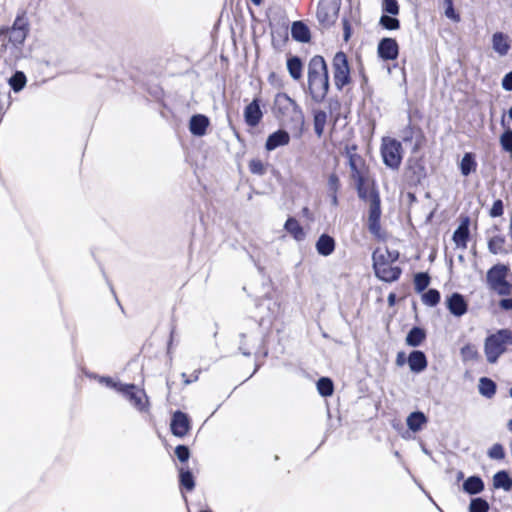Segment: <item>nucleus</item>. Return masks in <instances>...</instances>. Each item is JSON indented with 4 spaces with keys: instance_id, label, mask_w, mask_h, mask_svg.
Instances as JSON below:
<instances>
[{
    "instance_id": "1",
    "label": "nucleus",
    "mask_w": 512,
    "mask_h": 512,
    "mask_svg": "<svg viewBox=\"0 0 512 512\" xmlns=\"http://www.w3.org/2000/svg\"><path fill=\"white\" fill-rule=\"evenodd\" d=\"M308 90L316 103L322 102L329 91L328 69L322 56L316 55L309 62Z\"/></svg>"
},
{
    "instance_id": "2",
    "label": "nucleus",
    "mask_w": 512,
    "mask_h": 512,
    "mask_svg": "<svg viewBox=\"0 0 512 512\" xmlns=\"http://www.w3.org/2000/svg\"><path fill=\"white\" fill-rule=\"evenodd\" d=\"M372 258L373 268L379 279L392 282L399 278L401 269L394 265L399 258L398 251L378 248L373 252Z\"/></svg>"
},
{
    "instance_id": "3",
    "label": "nucleus",
    "mask_w": 512,
    "mask_h": 512,
    "mask_svg": "<svg viewBox=\"0 0 512 512\" xmlns=\"http://www.w3.org/2000/svg\"><path fill=\"white\" fill-rule=\"evenodd\" d=\"M273 113L276 118L285 123L302 124L304 122V114L301 107L295 100L283 92L275 95Z\"/></svg>"
},
{
    "instance_id": "4",
    "label": "nucleus",
    "mask_w": 512,
    "mask_h": 512,
    "mask_svg": "<svg viewBox=\"0 0 512 512\" xmlns=\"http://www.w3.org/2000/svg\"><path fill=\"white\" fill-rule=\"evenodd\" d=\"M507 345H512V331L500 329L489 335L484 342V352L489 363L494 364L505 353Z\"/></svg>"
},
{
    "instance_id": "5",
    "label": "nucleus",
    "mask_w": 512,
    "mask_h": 512,
    "mask_svg": "<svg viewBox=\"0 0 512 512\" xmlns=\"http://www.w3.org/2000/svg\"><path fill=\"white\" fill-rule=\"evenodd\" d=\"M508 267L503 264H497L491 267L487 272V284L489 288L502 296H509L512 293V284L506 278Z\"/></svg>"
},
{
    "instance_id": "6",
    "label": "nucleus",
    "mask_w": 512,
    "mask_h": 512,
    "mask_svg": "<svg viewBox=\"0 0 512 512\" xmlns=\"http://www.w3.org/2000/svg\"><path fill=\"white\" fill-rule=\"evenodd\" d=\"M381 155L383 162L387 167L397 170L400 167L403 158L401 143L390 137L383 138Z\"/></svg>"
},
{
    "instance_id": "7",
    "label": "nucleus",
    "mask_w": 512,
    "mask_h": 512,
    "mask_svg": "<svg viewBox=\"0 0 512 512\" xmlns=\"http://www.w3.org/2000/svg\"><path fill=\"white\" fill-rule=\"evenodd\" d=\"M333 80L338 90L350 83V68L345 53L337 52L332 61Z\"/></svg>"
},
{
    "instance_id": "8",
    "label": "nucleus",
    "mask_w": 512,
    "mask_h": 512,
    "mask_svg": "<svg viewBox=\"0 0 512 512\" xmlns=\"http://www.w3.org/2000/svg\"><path fill=\"white\" fill-rule=\"evenodd\" d=\"M119 393L139 412L148 411L149 401L145 391L134 384H123Z\"/></svg>"
},
{
    "instance_id": "9",
    "label": "nucleus",
    "mask_w": 512,
    "mask_h": 512,
    "mask_svg": "<svg viewBox=\"0 0 512 512\" xmlns=\"http://www.w3.org/2000/svg\"><path fill=\"white\" fill-rule=\"evenodd\" d=\"M341 0H320L317 9V18L324 27H329L335 23Z\"/></svg>"
},
{
    "instance_id": "10",
    "label": "nucleus",
    "mask_w": 512,
    "mask_h": 512,
    "mask_svg": "<svg viewBox=\"0 0 512 512\" xmlns=\"http://www.w3.org/2000/svg\"><path fill=\"white\" fill-rule=\"evenodd\" d=\"M379 193L372 189L369 194V215H368V229L369 231L378 236L380 233V217H381V205H380Z\"/></svg>"
},
{
    "instance_id": "11",
    "label": "nucleus",
    "mask_w": 512,
    "mask_h": 512,
    "mask_svg": "<svg viewBox=\"0 0 512 512\" xmlns=\"http://www.w3.org/2000/svg\"><path fill=\"white\" fill-rule=\"evenodd\" d=\"M28 22L25 17L18 16L8 32L9 42L15 47L22 45L28 34Z\"/></svg>"
},
{
    "instance_id": "12",
    "label": "nucleus",
    "mask_w": 512,
    "mask_h": 512,
    "mask_svg": "<svg viewBox=\"0 0 512 512\" xmlns=\"http://www.w3.org/2000/svg\"><path fill=\"white\" fill-rule=\"evenodd\" d=\"M356 147L346 148V154L349 160V167L351 170V178L354 181L365 179V163L363 158L356 152Z\"/></svg>"
},
{
    "instance_id": "13",
    "label": "nucleus",
    "mask_w": 512,
    "mask_h": 512,
    "mask_svg": "<svg viewBox=\"0 0 512 512\" xmlns=\"http://www.w3.org/2000/svg\"><path fill=\"white\" fill-rule=\"evenodd\" d=\"M171 432L176 437H184L190 430V419L187 414L176 411L171 420Z\"/></svg>"
},
{
    "instance_id": "14",
    "label": "nucleus",
    "mask_w": 512,
    "mask_h": 512,
    "mask_svg": "<svg viewBox=\"0 0 512 512\" xmlns=\"http://www.w3.org/2000/svg\"><path fill=\"white\" fill-rule=\"evenodd\" d=\"M446 306L450 313L456 317L463 316L468 310V304L464 296L457 292L447 297Z\"/></svg>"
},
{
    "instance_id": "15",
    "label": "nucleus",
    "mask_w": 512,
    "mask_h": 512,
    "mask_svg": "<svg viewBox=\"0 0 512 512\" xmlns=\"http://www.w3.org/2000/svg\"><path fill=\"white\" fill-rule=\"evenodd\" d=\"M378 54L382 59L394 60L398 56V44L395 39L384 38L378 44Z\"/></svg>"
},
{
    "instance_id": "16",
    "label": "nucleus",
    "mask_w": 512,
    "mask_h": 512,
    "mask_svg": "<svg viewBox=\"0 0 512 512\" xmlns=\"http://www.w3.org/2000/svg\"><path fill=\"white\" fill-rule=\"evenodd\" d=\"M263 116L260 108L259 100L254 99L244 109V118L247 125L255 127L259 124Z\"/></svg>"
},
{
    "instance_id": "17",
    "label": "nucleus",
    "mask_w": 512,
    "mask_h": 512,
    "mask_svg": "<svg viewBox=\"0 0 512 512\" xmlns=\"http://www.w3.org/2000/svg\"><path fill=\"white\" fill-rule=\"evenodd\" d=\"M491 43L493 50L501 57L506 56L511 48L509 37L503 32H495Z\"/></svg>"
},
{
    "instance_id": "18",
    "label": "nucleus",
    "mask_w": 512,
    "mask_h": 512,
    "mask_svg": "<svg viewBox=\"0 0 512 512\" xmlns=\"http://www.w3.org/2000/svg\"><path fill=\"white\" fill-rule=\"evenodd\" d=\"M210 122L203 114L193 115L189 121V130L192 135L202 137L206 134Z\"/></svg>"
},
{
    "instance_id": "19",
    "label": "nucleus",
    "mask_w": 512,
    "mask_h": 512,
    "mask_svg": "<svg viewBox=\"0 0 512 512\" xmlns=\"http://www.w3.org/2000/svg\"><path fill=\"white\" fill-rule=\"evenodd\" d=\"M289 141V133L285 130L279 129L268 136L265 143V148L268 151H273L280 146L287 145Z\"/></svg>"
},
{
    "instance_id": "20",
    "label": "nucleus",
    "mask_w": 512,
    "mask_h": 512,
    "mask_svg": "<svg viewBox=\"0 0 512 512\" xmlns=\"http://www.w3.org/2000/svg\"><path fill=\"white\" fill-rule=\"evenodd\" d=\"M407 362L412 372L420 373L427 367V359L422 351L414 350L410 353Z\"/></svg>"
},
{
    "instance_id": "21",
    "label": "nucleus",
    "mask_w": 512,
    "mask_h": 512,
    "mask_svg": "<svg viewBox=\"0 0 512 512\" xmlns=\"http://www.w3.org/2000/svg\"><path fill=\"white\" fill-rule=\"evenodd\" d=\"M335 249V241L334 239L327 235L322 234L317 242H316V250L322 256H329L333 253Z\"/></svg>"
},
{
    "instance_id": "22",
    "label": "nucleus",
    "mask_w": 512,
    "mask_h": 512,
    "mask_svg": "<svg viewBox=\"0 0 512 512\" xmlns=\"http://www.w3.org/2000/svg\"><path fill=\"white\" fill-rule=\"evenodd\" d=\"M463 490L471 495L479 494L484 490V482L478 476H470L464 481Z\"/></svg>"
},
{
    "instance_id": "23",
    "label": "nucleus",
    "mask_w": 512,
    "mask_h": 512,
    "mask_svg": "<svg viewBox=\"0 0 512 512\" xmlns=\"http://www.w3.org/2000/svg\"><path fill=\"white\" fill-rule=\"evenodd\" d=\"M469 237V228L466 223H461L454 231L453 241L457 248L465 249Z\"/></svg>"
},
{
    "instance_id": "24",
    "label": "nucleus",
    "mask_w": 512,
    "mask_h": 512,
    "mask_svg": "<svg viewBox=\"0 0 512 512\" xmlns=\"http://www.w3.org/2000/svg\"><path fill=\"white\" fill-rule=\"evenodd\" d=\"M286 231L293 236L296 241H302L305 239V232L302 226L295 218H288L285 225Z\"/></svg>"
},
{
    "instance_id": "25",
    "label": "nucleus",
    "mask_w": 512,
    "mask_h": 512,
    "mask_svg": "<svg viewBox=\"0 0 512 512\" xmlns=\"http://www.w3.org/2000/svg\"><path fill=\"white\" fill-rule=\"evenodd\" d=\"M292 37L300 42H307L310 39L309 29L302 22H294L291 28Z\"/></svg>"
},
{
    "instance_id": "26",
    "label": "nucleus",
    "mask_w": 512,
    "mask_h": 512,
    "mask_svg": "<svg viewBox=\"0 0 512 512\" xmlns=\"http://www.w3.org/2000/svg\"><path fill=\"white\" fill-rule=\"evenodd\" d=\"M488 249L489 252L498 255V254H507V250L505 249V238L501 235L493 236L488 241Z\"/></svg>"
},
{
    "instance_id": "27",
    "label": "nucleus",
    "mask_w": 512,
    "mask_h": 512,
    "mask_svg": "<svg viewBox=\"0 0 512 512\" xmlns=\"http://www.w3.org/2000/svg\"><path fill=\"white\" fill-rule=\"evenodd\" d=\"M426 422V416L420 411L413 412L407 417V426L413 432L419 431Z\"/></svg>"
},
{
    "instance_id": "28",
    "label": "nucleus",
    "mask_w": 512,
    "mask_h": 512,
    "mask_svg": "<svg viewBox=\"0 0 512 512\" xmlns=\"http://www.w3.org/2000/svg\"><path fill=\"white\" fill-rule=\"evenodd\" d=\"M479 393L486 397L492 398L496 393V384L487 377H481L478 385Z\"/></svg>"
},
{
    "instance_id": "29",
    "label": "nucleus",
    "mask_w": 512,
    "mask_h": 512,
    "mask_svg": "<svg viewBox=\"0 0 512 512\" xmlns=\"http://www.w3.org/2000/svg\"><path fill=\"white\" fill-rule=\"evenodd\" d=\"M493 484L495 488H502L505 491H510L512 488V478L506 471H499L493 477Z\"/></svg>"
},
{
    "instance_id": "30",
    "label": "nucleus",
    "mask_w": 512,
    "mask_h": 512,
    "mask_svg": "<svg viewBox=\"0 0 512 512\" xmlns=\"http://www.w3.org/2000/svg\"><path fill=\"white\" fill-rule=\"evenodd\" d=\"M425 339V332L423 329L419 328V327H413L407 337H406V343L409 345V346H412V347H417L419 346L422 341Z\"/></svg>"
},
{
    "instance_id": "31",
    "label": "nucleus",
    "mask_w": 512,
    "mask_h": 512,
    "mask_svg": "<svg viewBox=\"0 0 512 512\" xmlns=\"http://www.w3.org/2000/svg\"><path fill=\"white\" fill-rule=\"evenodd\" d=\"M287 69L294 80H299L302 76V62L300 58L294 56L287 60Z\"/></svg>"
},
{
    "instance_id": "32",
    "label": "nucleus",
    "mask_w": 512,
    "mask_h": 512,
    "mask_svg": "<svg viewBox=\"0 0 512 512\" xmlns=\"http://www.w3.org/2000/svg\"><path fill=\"white\" fill-rule=\"evenodd\" d=\"M476 162L474 159L473 154L466 153L460 163V170L462 175L468 176L471 172L475 171L476 169Z\"/></svg>"
},
{
    "instance_id": "33",
    "label": "nucleus",
    "mask_w": 512,
    "mask_h": 512,
    "mask_svg": "<svg viewBox=\"0 0 512 512\" xmlns=\"http://www.w3.org/2000/svg\"><path fill=\"white\" fill-rule=\"evenodd\" d=\"M326 122L327 113L325 111L317 110L314 112V130L319 137L323 134Z\"/></svg>"
},
{
    "instance_id": "34",
    "label": "nucleus",
    "mask_w": 512,
    "mask_h": 512,
    "mask_svg": "<svg viewBox=\"0 0 512 512\" xmlns=\"http://www.w3.org/2000/svg\"><path fill=\"white\" fill-rule=\"evenodd\" d=\"M317 390L323 397H328L333 394L334 385L330 378L322 377L317 382Z\"/></svg>"
},
{
    "instance_id": "35",
    "label": "nucleus",
    "mask_w": 512,
    "mask_h": 512,
    "mask_svg": "<svg viewBox=\"0 0 512 512\" xmlns=\"http://www.w3.org/2000/svg\"><path fill=\"white\" fill-rule=\"evenodd\" d=\"M461 357L463 361H477L479 359V352L475 345L467 344L461 348Z\"/></svg>"
},
{
    "instance_id": "36",
    "label": "nucleus",
    "mask_w": 512,
    "mask_h": 512,
    "mask_svg": "<svg viewBox=\"0 0 512 512\" xmlns=\"http://www.w3.org/2000/svg\"><path fill=\"white\" fill-rule=\"evenodd\" d=\"M9 84L15 92L21 91L26 84V76L23 72L17 71L10 79Z\"/></svg>"
},
{
    "instance_id": "37",
    "label": "nucleus",
    "mask_w": 512,
    "mask_h": 512,
    "mask_svg": "<svg viewBox=\"0 0 512 512\" xmlns=\"http://www.w3.org/2000/svg\"><path fill=\"white\" fill-rule=\"evenodd\" d=\"M180 473V484L188 491L193 490L195 483L192 473L189 470L181 468Z\"/></svg>"
},
{
    "instance_id": "38",
    "label": "nucleus",
    "mask_w": 512,
    "mask_h": 512,
    "mask_svg": "<svg viewBox=\"0 0 512 512\" xmlns=\"http://www.w3.org/2000/svg\"><path fill=\"white\" fill-rule=\"evenodd\" d=\"M422 301L428 306H435L440 301V293L436 289H429L422 295Z\"/></svg>"
},
{
    "instance_id": "39",
    "label": "nucleus",
    "mask_w": 512,
    "mask_h": 512,
    "mask_svg": "<svg viewBox=\"0 0 512 512\" xmlns=\"http://www.w3.org/2000/svg\"><path fill=\"white\" fill-rule=\"evenodd\" d=\"M430 283V277L427 273H417L414 277V286L417 292L424 291Z\"/></svg>"
},
{
    "instance_id": "40",
    "label": "nucleus",
    "mask_w": 512,
    "mask_h": 512,
    "mask_svg": "<svg viewBox=\"0 0 512 512\" xmlns=\"http://www.w3.org/2000/svg\"><path fill=\"white\" fill-rule=\"evenodd\" d=\"M489 510L488 502L483 498H474L469 505V512H487Z\"/></svg>"
},
{
    "instance_id": "41",
    "label": "nucleus",
    "mask_w": 512,
    "mask_h": 512,
    "mask_svg": "<svg viewBox=\"0 0 512 512\" xmlns=\"http://www.w3.org/2000/svg\"><path fill=\"white\" fill-rule=\"evenodd\" d=\"M380 25L387 30H396L400 27V22L397 18L389 15H382L380 18Z\"/></svg>"
},
{
    "instance_id": "42",
    "label": "nucleus",
    "mask_w": 512,
    "mask_h": 512,
    "mask_svg": "<svg viewBox=\"0 0 512 512\" xmlns=\"http://www.w3.org/2000/svg\"><path fill=\"white\" fill-rule=\"evenodd\" d=\"M383 12L395 16L399 13V5L397 0H383L382 3Z\"/></svg>"
},
{
    "instance_id": "43",
    "label": "nucleus",
    "mask_w": 512,
    "mask_h": 512,
    "mask_svg": "<svg viewBox=\"0 0 512 512\" xmlns=\"http://www.w3.org/2000/svg\"><path fill=\"white\" fill-rule=\"evenodd\" d=\"M487 454L491 459L494 460H502L505 457L504 448L499 443L492 445Z\"/></svg>"
},
{
    "instance_id": "44",
    "label": "nucleus",
    "mask_w": 512,
    "mask_h": 512,
    "mask_svg": "<svg viewBox=\"0 0 512 512\" xmlns=\"http://www.w3.org/2000/svg\"><path fill=\"white\" fill-rule=\"evenodd\" d=\"M249 169L251 173L256 175H263L266 172L264 163L259 159H252L249 162Z\"/></svg>"
},
{
    "instance_id": "45",
    "label": "nucleus",
    "mask_w": 512,
    "mask_h": 512,
    "mask_svg": "<svg viewBox=\"0 0 512 512\" xmlns=\"http://www.w3.org/2000/svg\"><path fill=\"white\" fill-rule=\"evenodd\" d=\"M445 3H446V9H445V16L449 19H451L452 21L454 22H459L460 21V16L458 13H456V11L454 10V7H453V2L452 0H445Z\"/></svg>"
},
{
    "instance_id": "46",
    "label": "nucleus",
    "mask_w": 512,
    "mask_h": 512,
    "mask_svg": "<svg viewBox=\"0 0 512 512\" xmlns=\"http://www.w3.org/2000/svg\"><path fill=\"white\" fill-rule=\"evenodd\" d=\"M354 182L356 185V189H357L359 198H361L363 200H367L369 202V194H370L371 190L368 191V189L365 187V185H364L365 179L360 180V181H354Z\"/></svg>"
},
{
    "instance_id": "47",
    "label": "nucleus",
    "mask_w": 512,
    "mask_h": 512,
    "mask_svg": "<svg viewBox=\"0 0 512 512\" xmlns=\"http://www.w3.org/2000/svg\"><path fill=\"white\" fill-rule=\"evenodd\" d=\"M98 381L102 384H105L109 388L115 389L117 392L121 389L120 386H122L124 383L114 381L110 377H97Z\"/></svg>"
},
{
    "instance_id": "48",
    "label": "nucleus",
    "mask_w": 512,
    "mask_h": 512,
    "mask_svg": "<svg viewBox=\"0 0 512 512\" xmlns=\"http://www.w3.org/2000/svg\"><path fill=\"white\" fill-rule=\"evenodd\" d=\"M175 454L179 461L186 462L189 459L190 452L187 446L179 445L175 449Z\"/></svg>"
},
{
    "instance_id": "49",
    "label": "nucleus",
    "mask_w": 512,
    "mask_h": 512,
    "mask_svg": "<svg viewBox=\"0 0 512 512\" xmlns=\"http://www.w3.org/2000/svg\"><path fill=\"white\" fill-rule=\"evenodd\" d=\"M503 214V202L501 200H496L492 208L490 209L491 217H500Z\"/></svg>"
},
{
    "instance_id": "50",
    "label": "nucleus",
    "mask_w": 512,
    "mask_h": 512,
    "mask_svg": "<svg viewBox=\"0 0 512 512\" xmlns=\"http://www.w3.org/2000/svg\"><path fill=\"white\" fill-rule=\"evenodd\" d=\"M502 87L506 91H512V71L503 77Z\"/></svg>"
},
{
    "instance_id": "51",
    "label": "nucleus",
    "mask_w": 512,
    "mask_h": 512,
    "mask_svg": "<svg viewBox=\"0 0 512 512\" xmlns=\"http://www.w3.org/2000/svg\"><path fill=\"white\" fill-rule=\"evenodd\" d=\"M328 184H329L330 189L333 192H337V190L339 188V179H338V177L335 174L330 175V177L328 179Z\"/></svg>"
},
{
    "instance_id": "52",
    "label": "nucleus",
    "mask_w": 512,
    "mask_h": 512,
    "mask_svg": "<svg viewBox=\"0 0 512 512\" xmlns=\"http://www.w3.org/2000/svg\"><path fill=\"white\" fill-rule=\"evenodd\" d=\"M199 374H200V371H199V370H197V371H194V373H193V375H192V379H189V378L187 377L186 373H182V374H181V377H182V378H183V380H184V384H185V385H188V384H190V383H192V382L197 381V380H198V378H199Z\"/></svg>"
},
{
    "instance_id": "53",
    "label": "nucleus",
    "mask_w": 512,
    "mask_h": 512,
    "mask_svg": "<svg viewBox=\"0 0 512 512\" xmlns=\"http://www.w3.org/2000/svg\"><path fill=\"white\" fill-rule=\"evenodd\" d=\"M499 306L503 310H512V297L501 299L499 302Z\"/></svg>"
},
{
    "instance_id": "54",
    "label": "nucleus",
    "mask_w": 512,
    "mask_h": 512,
    "mask_svg": "<svg viewBox=\"0 0 512 512\" xmlns=\"http://www.w3.org/2000/svg\"><path fill=\"white\" fill-rule=\"evenodd\" d=\"M406 363V356L404 352H398L396 357V364L398 366H403Z\"/></svg>"
},
{
    "instance_id": "55",
    "label": "nucleus",
    "mask_w": 512,
    "mask_h": 512,
    "mask_svg": "<svg viewBox=\"0 0 512 512\" xmlns=\"http://www.w3.org/2000/svg\"><path fill=\"white\" fill-rule=\"evenodd\" d=\"M343 26H344V38H345V40H348L350 37V25L347 20L343 21Z\"/></svg>"
},
{
    "instance_id": "56",
    "label": "nucleus",
    "mask_w": 512,
    "mask_h": 512,
    "mask_svg": "<svg viewBox=\"0 0 512 512\" xmlns=\"http://www.w3.org/2000/svg\"><path fill=\"white\" fill-rule=\"evenodd\" d=\"M396 295L394 293H390L388 295V303L390 306H393L395 304Z\"/></svg>"
},
{
    "instance_id": "57",
    "label": "nucleus",
    "mask_w": 512,
    "mask_h": 512,
    "mask_svg": "<svg viewBox=\"0 0 512 512\" xmlns=\"http://www.w3.org/2000/svg\"><path fill=\"white\" fill-rule=\"evenodd\" d=\"M331 202L334 206H336L338 204V199H337V195H336V192H333V195L331 197Z\"/></svg>"
},
{
    "instance_id": "58",
    "label": "nucleus",
    "mask_w": 512,
    "mask_h": 512,
    "mask_svg": "<svg viewBox=\"0 0 512 512\" xmlns=\"http://www.w3.org/2000/svg\"><path fill=\"white\" fill-rule=\"evenodd\" d=\"M240 350H241L243 355H245V356H249L250 355V351L246 350L242 345L240 346Z\"/></svg>"
},
{
    "instance_id": "59",
    "label": "nucleus",
    "mask_w": 512,
    "mask_h": 512,
    "mask_svg": "<svg viewBox=\"0 0 512 512\" xmlns=\"http://www.w3.org/2000/svg\"><path fill=\"white\" fill-rule=\"evenodd\" d=\"M507 428L512 433V419L508 421Z\"/></svg>"
},
{
    "instance_id": "60",
    "label": "nucleus",
    "mask_w": 512,
    "mask_h": 512,
    "mask_svg": "<svg viewBox=\"0 0 512 512\" xmlns=\"http://www.w3.org/2000/svg\"><path fill=\"white\" fill-rule=\"evenodd\" d=\"M255 5H259L261 3V0H251Z\"/></svg>"
},
{
    "instance_id": "61",
    "label": "nucleus",
    "mask_w": 512,
    "mask_h": 512,
    "mask_svg": "<svg viewBox=\"0 0 512 512\" xmlns=\"http://www.w3.org/2000/svg\"><path fill=\"white\" fill-rule=\"evenodd\" d=\"M509 117L512 119V107L508 111Z\"/></svg>"
},
{
    "instance_id": "62",
    "label": "nucleus",
    "mask_w": 512,
    "mask_h": 512,
    "mask_svg": "<svg viewBox=\"0 0 512 512\" xmlns=\"http://www.w3.org/2000/svg\"><path fill=\"white\" fill-rule=\"evenodd\" d=\"M200 512H211V511H209V510H201Z\"/></svg>"
}]
</instances>
